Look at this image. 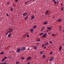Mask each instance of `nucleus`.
I'll return each mask as SVG.
<instances>
[{"label": "nucleus", "mask_w": 64, "mask_h": 64, "mask_svg": "<svg viewBox=\"0 0 64 64\" xmlns=\"http://www.w3.org/2000/svg\"><path fill=\"white\" fill-rule=\"evenodd\" d=\"M26 49V48H25V47H22L21 48V51H24V50H25Z\"/></svg>", "instance_id": "1"}, {"label": "nucleus", "mask_w": 64, "mask_h": 64, "mask_svg": "<svg viewBox=\"0 0 64 64\" xmlns=\"http://www.w3.org/2000/svg\"><path fill=\"white\" fill-rule=\"evenodd\" d=\"M21 49L20 48H18L17 49L16 52H17V53H19L20 52H21Z\"/></svg>", "instance_id": "2"}, {"label": "nucleus", "mask_w": 64, "mask_h": 64, "mask_svg": "<svg viewBox=\"0 0 64 64\" xmlns=\"http://www.w3.org/2000/svg\"><path fill=\"white\" fill-rule=\"evenodd\" d=\"M46 36H47V34L46 33H45L42 37V38H46Z\"/></svg>", "instance_id": "3"}, {"label": "nucleus", "mask_w": 64, "mask_h": 64, "mask_svg": "<svg viewBox=\"0 0 64 64\" xmlns=\"http://www.w3.org/2000/svg\"><path fill=\"white\" fill-rule=\"evenodd\" d=\"M54 58L53 57H52L50 58V60H49V61H53V60H54Z\"/></svg>", "instance_id": "4"}, {"label": "nucleus", "mask_w": 64, "mask_h": 64, "mask_svg": "<svg viewBox=\"0 0 64 64\" xmlns=\"http://www.w3.org/2000/svg\"><path fill=\"white\" fill-rule=\"evenodd\" d=\"M58 22H61L62 21V19L61 18H59L56 20Z\"/></svg>", "instance_id": "5"}, {"label": "nucleus", "mask_w": 64, "mask_h": 64, "mask_svg": "<svg viewBox=\"0 0 64 64\" xmlns=\"http://www.w3.org/2000/svg\"><path fill=\"white\" fill-rule=\"evenodd\" d=\"M32 58L30 56H29L28 57L26 60H29L30 59H31Z\"/></svg>", "instance_id": "6"}, {"label": "nucleus", "mask_w": 64, "mask_h": 64, "mask_svg": "<svg viewBox=\"0 0 64 64\" xmlns=\"http://www.w3.org/2000/svg\"><path fill=\"white\" fill-rule=\"evenodd\" d=\"M35 18L34 16L33 15H32L31 16V20H33Z\"/></svg>", "instance_id": "7"}, {"label": "nucleus", "mask_w": 64, "mask_h": 64, "mask_svg": "<svg viewBox=\"0 0 64 64\" xmlns=\"http://www.w3.org/2000/svg\"><path fill=\"white\" fill-rule=\"evenodd\" d=\"M29 16H27L26 17L24 18V20H26L27 19H28V17Z\"/></svg>", "instance_id": "8"}, {"label": "nucleus", "mask_w": 64, "mask_h": 64, "mask_svg": "<svg viewBox=\"0 0 64 64\" xmlns=\"http://www.w3.org/2000/svg\"><path fill=\"white\" fill-rule=\"evenodd\" d=\"M44 45H49V43L47 42H46L44 43Z\"/></svg>", "instance_id": "9"}, {"label": "nucleus", "mask_w": 64, "mask_h": 64, "mask_svg": "<svg viewBox=\"0 0 64 64\" xmlns=\"http://www.w3.org/2000/svg\"><path fill=\"white\" fill-rule=\"evenodd\" d=\"M30 30L31 33H33V32L34 31V29H33V28H32L30 29Z\"/></svg>", "instance_id": "10"}, {"label": "nucleus", "mask_w": 64, "mask_h": 64, "mask_svg": "<svg viewBox=\"0 0 64 64\" xmlns=\"http://www.w3.org/2000/svg\"><path fill=\"white\" fill-rule=\"evenodd\" d=\"M33 48L34 49H35V50H36L37 49V46H34L33 47Z\"/></svg>", "instance_id": "11"}, {"label": "nucleus", "mask_w": 64, "mask_h": 64, "mask_svg": "<svg viewBox=\"0 0 64 64\" xmlns=\"http://www.w3.org/2000/svg\"><path fill=\"white\" fill-rule=\"evenodd\" d=\"M48 10H46L45 12V14L46 15H47L48 13Z\"/></svg>", "instance_id": "12"}, {"label": "nucleus", "mask_w": 64, "mask_h": 64, "mask_svg": "<svg viewBox=\"0 0 64 64\" xmlns=\"http://www.w3.org/2000/svg\"><path fill=\"white\" fill-rule=\"evenodd\" d=\"M52 2H54V3L55 4H56V2L55 1V0H52Z\"/></svg>", "instance_id": "13"}, {"label": "nucleus", "mask_w": 64, "mask_h": 64, "mask_svg": "<svg viewBox=\"0 0 64 64\" xmlns=\"http://www.w3.org/2000/svg\"><path fill=\"white\" fill-rule=\"evenodd\" d=\"M37 26H33V29H35L36 28Z\"/></svg>", "instance_id": "14"}, {"label": "nucleus", "mask_w": 64, "mask_h": 64, "mask_svg": "<svg viewBox=\"0 0 64 64\" xmlns=\"http://www.w3.org/2000/svg\"><path fill=\"white\" fill-rule=\"evenodd\" d=\"M36 40L37 41H40V39L39 38L36 39Z\"/></svg>", "instance_id": "15"}, {"label": "nucleus", "mask_w": 64, "mask_h": 64, "mask_svg": "<svg viewBox=\"0 0 64 64\" xmlns=\"http://www.w3.org/2000/svg\"><path fill=\"white\" fill-rule=\"evenodd\" d=\"M62 49V46H60L59 48V50H61Z\"/></svg>", "instance_id": "16"}, {"label": "nucleus", "mask_w": 64, "mask_h": 64, "mask_svg": "<svg viewBox=\"0 0 64 64\" xmlns=\"http://www.w3.org/2000/svg\"><path fill=\"white\" fill-rule=\"evenodd\" d=\"M64 9V8L63 7H62L61 8L60 10L61 11H63V9Z\"/></svg>", "instance_id": "17"}, {"label": "nucleus", "mask_w": 64, "mask_h": 64, "mask_svg": "<svg viewBox=\"0 0 64 64\" xmlns=\"http://www.w3.org/2000/svg\"><path fill=\"white\" fill-rule=\"evenodd\" d=\"M21 59L23 60H24L25 59V58H24L23 56H22V57L21 58Z\"/></svg>", "instance_id": "18"}, {"label": "nucleus", "mask_w": 64, "mask_h": 64, "mask_svg": "<svg viewBox=\"0 0 64 64\" xmlns=\"http://www.w3.org/2000/svg\"><path fill=\"white\" fill-rule=\"evenodd\" d=\"M45 28V27H42L41 30V31L42 32V30H43V29H44V28Z\"/></svg>", "instance_id": "19"}, {"label": "nucleus", "mask_w": 64, "mask_h": 64, "mask_svg": "<svg viewBox=\"0 0 64 64\" xmlns=\"http://www.w3.org/2000/svg\"><path fill=\"white\" fill-rule=\"evenodd\" d=\"M5 61V60L4 59V58H3L2 60V61H1V62H3Z\"/></svg>", "instance_id": "20"}, {"label": "nucleus", "mask_w": 64, "mask_h": 64, "mask_svg": "<svg viewBox=\"0 0 64 64\" xmlns=\"http://www.w3.org/2000/svg\"><path fill=\"white\" fill-rule=\"evenodd\" d=\"M4 54V52H2L0 53V54H1L2 55H3Z\"/></svg>", "instance_id": "21"}, {"label": "nucleus", "mask_w": 64, "mask_h": 64, "mask_svg": "<svg viewBox=\"0 0 64 64\" xmlns=\"http://www.w3.org/2000/svg\"><path fill=\"white\" fill-rule=\"evenodd\" d=\"M11 34H8V37H10V36H11Z\"/></svg>", "instance_id": "22"}, {"label": "nucleus", "mask_w": 64, "mask_h": 64, "mask_svg": "<svg viewBox=\"0 0 64 64\" xmlns=\"http://www.w3.org/2000/svg\"><path fill=\"white\" fill-rule=\"evenodd\" d=\"M7 56L6 57V56H4V57L3 58H4V59L5 60H6V58H7Z\"/></svg>", "instance_id": "23"}, {"label": "nucleus", "mask_w": 64, "mask_h": 64, "mask_svg": "<svg viewBox=\"0 0 64 64\" xmlns=\"http://www.w3.org/2000/svg\"><path fill=\"white\" fill-rule=\"evenodd\" d=\"M29 2V0L27 1V2H25V5H26V4H27V3H28V2Z\"/></svg>", "instance_id": "24"}, {"label": "nucleus", "mask_w": 64, "mask_h": 64, "mask_svg": "<svg viewBox=\"0 0 64 64\" xmlns=\"http://www.w3.org/2000/svg\"><path fill=\"white\" fill-rule=\"evenodd\" d=\"M47 29H48V30H50V29H51V28L47 27Z\"/></svg>", "instance_id": "25"}, {"label": "nucleus", "mask_w": 64, "mask_h": 64, "mask_svg": "<svg viewBox=\"0 0 64 64\" xmlns=\"http://www.w3.org/2000/svg\"><path fill=\"white\" fill-rule=\"evenodd\" d=\"M47 23H48L47 22H44V25H46V24H47Z\"/></svg>", "instance_id": "26"}, {"label": "nucleus", "mask_w": 64, "mask_h": 64, "mask_svg": "<svg viewBox=\"0 0 64 64\" xmlns=\"http://www.w3.org/2000/svg\"><path fill=\"white\" fill-rule=\"evenodd\" d=\"M56 3H58L59 2L58 0H56Z\"/></svg>", "instance_id": "27"}, {"label": "nucleus", "mask_w": 64, "mask_h": 64, "mask_svg": "<svg viewBox=\"0 0 64 64\" xmlns=\"http://www.w3.org/2000/svg\"><path fill=\"white\" fill-rule=\"evenodd\" d=\"M42 57L43 58H45L46 57V56H45L44 55L42 56Z\"/></svg>", "instance_id": "28"}, {"label": "nucleus", "mask_w": 64, "mask_h": 64, "mask_svg": "<svg viewBox=\"0 0 64 64\" xmlns=\"http://www.w3.org/2000/svg\"><path fill=\"white\" fill-rule=\"evenodd\" d=\"M44 34V33H41V34H39V35H43Z\"/></svg>", "instance_id": "29"}, {"label": "nucleus", "mask_w": 64, "mask_h": 64, "mask_svg": "<svg viewBox=\"0 0 64 64\" xmlns=\"http://www.w3.org/2000/svg\"><path fill=\"white\" fill-rule=\"evenodd\" d=\"M52 37H54V36H55L54 34H52Z\"/></svg>", "instance_id": "30"}, {"label": "nucleus", "mask_w": 64, "mask_h": 64, "mask_svg": "<svg viewBox=\"0 0 64 64\" xmlns=\"http://www.w3.org/2000/svg\"><path fill=\"white\" fill-rule=\"evenodd\" d=\"M19 63V62L18 61V62H16V64H18V63Z\"/></svg>", "instance_id": "31"}, {"label": "nucleus", "mask_w": 64, "mask_h": 64, "mask_svg": "<svg viewBox=\"0 0 64 64\" xmlns=\"http://www.w3.org/2000/svg\"><path fill=\"white\" fill-rule=\"evenodd\" d=\"M43 52H40V54H42V53H43Z\"/></svg>", "instance_id": "32"}, {"label": "nucleus", "mask_w": 64, "mask_h": 64, "mask_svg": "<svg viewBox=\"0 0 64 64\" xmlns=\"http://www.w3.org/2000/svg\"><path fill=\"white\" fill-rule=\"evenodd\" d=\"M52 52H51L50 53V55H52Z\"/></svg>", "instance_id": "33"}, {"label": "nucleus", "mask_w": 64, "mask_h": 64, "mask_svg": "<svg viewBox=\"0 0 64 64\" xmlns=\"http://www.w3.org/2000/svg\"><path fill=\"white\" fill-rule=\"evenodd\" d=\"M10 32H11V30H9L7 32L8 33H10Z\"/></svg>", "instance_id": "34"}, {"label": "nucleus", "mask_w": 64, "mask_h": 64, "mask_svg": "<svg viewBox=\"0 0 64 64\" xmlns=\"http://www.w3.org/2000/svg\"><path fill=\"white\" fill-rule=\"evenodd\" d=\"M8 58H10V59H11V57L10 56H8Z\"/></svg>", "instance_id": "35"}, {"label": "nucleus", "mask_w": 64, "mask_h": 64, "mask_svg": "<svg viewBox=\"0 0 64 64\" xmlns=\"http://www.w3.org/2000/svg\"><path fill=\"white\" fill-rule=\"evenodd\" d=\"M30 64V62H28L27 64Z\"/></svg>", "instance_id": "36"}, {"label": "nucleus", "mask_w": 64, "mask_h": 64, "mask_svg": "<svg viewBox=\"0 0 64 64\" xmlns=\"http://www.w3.org/2000/svg\"><path fill=\"white\" fill-rule=\"evenodd\" d=\"M61 28H62V27L60 26V29H61Z\"/></svg>", "instance_id": "37"}, {"label": "nucleus", "mask_w": 64, "mask_h": 64, "mask_svg": "<svg viewBox=\"0 0 64 64\" xmlns=\"http://www.w3.org/2000/svg\"><path fill=\"white\" fill-rule=\"evenodd\" d=\"M10 32L11 31H12V29H11V28H10Z\"/></svg>", "instance_id": "38"}, {"label": "nucleus", "mask_w": 64, "mask_h": 64, "mask_svg": "<svg viewBox=\"0 0 64 64\" xmlns=\"http://www.w3.org/2000/svg\"><path fill=\"white\" fill-rule=\"evenodd\" d=\"M18 1V0H16L15 1L16 2H17Z\"/></svg>", "instance_id": "39"}, {"label": "nucleus", "mask_w": 64, "mask_h": 64, "mask_svg": "<svg viewBox=\"0 0 64 64\" xmlns=\"http://www.w3.org/2000/svg\"><path fill=\"white\" fill-rule=\"evenodd\" d=\"M6 15L7 16H9V15L8 14H6Z\"/></svg>", "instance_id": "40"}, {"label": "nucleus", "mask_w": 64, "mask_h": 64, "mask_svg": "<svg viewBox=\"0 0 64 64\" xmlns=\"http://www.w3.org/2000/svg\"><path fill=\"white\" fill-rule=\"evenodd\" d=\"M36 44H38V45H37V46H39V45H39V43H37Z\"/></svg>", "instance_id": "41"}, {"label": "nucleus", "mask_w": 64, "mask_h": 64, "mask_svg": "<svg viewBox=\"0 0 64 64\" xmlns=\"http://www.w3.org/2000/svg\"><path fill=\"white\" fill-rule=\"evenodd\" d=\"M49 42L50 43H52V42L51 41H50Z\"/></svg>", "instance_id": "42"}, {"label": "nucleus", "mask_w": 64, "mask_h": 64, "mask_svg": "<svg viewBox=\"0 0 64 64\" xmlns=\"http://www.w3.org/2000/svg\"><path fill=\"white\" fill-rule=\"evenodd\" d=\"M25 13H23V16H24V15H25Z\"/></svg>", "instance_id": "43"}, {"label": "nucleus", "mask_w": 64, "mask_h": 64, "mask_svg": "<svg viewBox=\"0 0 64 64\" xmlns=\"http://www.w3.org/2000/svg\"><path fill=\"white\" fill-rule=\"evenodd\" d=\"M61 6H63V4L61 3Z\"/></svg>", "instance_id": "44"}, {"label": "nucleus", "mask_w": 64, "mask_h": 64, "mask_svg": "<svg viewBox=\"0 0 64 64\" xmlns=\"http://www.w3.org/2000/svg\"><path fill=\"white\" fill-rule=\"evenodd\" d=\"M8 32L6 33V35H8Z\"/></svg>", "instance_id": "45"}, {"label": "nucleus", "mask_w": 64, "mask_h": 64, "mask_svg": "<svg viewBox=\"0 0 64 64\" xmlns=\"http://www.w3.org/2000/svg\"><path fill=\"white\" fill-rule=\"evenodd\" d=\"M13 10V8H12L11 9V11H12V10Z\"/></svg>", "instance_id": "46"}, {"label": "nucleus", "mask_w": 64, "mask_h": 64, "mask_svg": "<svg viewBox=\"0 0 64 64\" xmlns=\"http://www.w3.org/2000/svg\"><path fill=\"white\" fill-rule=\"evenodd\" d=\"M46 32H48V30H47L46 31Z\"/></svg>", "instance_id": "47"}, {"label": "nucleus", "mask_w": 64, "mask_h": 64, "mask_svg": "<svg viewBox=\"0 0 64 64\" xmlns=\"http://www.w3.org/2000/svg\"><path fill=\"white\" fill-rule=\"evenodd\" d=\"M26 36L27 37H29V35H27Z\"/></svg>", "instance_id": "48"}, {"label": "nucleus", "mask_w": 64, "mask_h": 64, "mask_svg": "<svg viewBox=\"0 0 64 64\" xmlns=\"http://www.w3.org/2000/svg\"><path fill=\"white\" fill-rule=\"evenodd\" d=\"M0 64H3V63L1 62L0 63Z\"/></svg>", "instance_id": "49"}, {"label": "nucleus", "mask_w": 64, "mask_h": 64, "mask_svg": "<svg viewBox=\"0 0 64 64\" xmlns=\"http://www.w3.org/2000/svg\"><path fill=\"white\" fill-rule=\"evenodd\" d=\"M7 63H6V62L4 63L3 64H6Z\"/></svg>", "instance_id": "50"}, {"label": "nucleus", "mask_w": 64, "mask_h": 64, "mask_svg": "<svg viewBox=\"0 0 64 64\" xmlns=\"http://www.w3.org/2000/svg\"><path fill=\"white\" fill-rule=\"evenodd\" d=\"M44 49L46 48V47H44Z\"/></svg>", "instance_id": "51"}, {"label": "nucleus", "mask_w": 64, "mask_h": 64, "mask_svg": "<svg viewBox=\"0 0 64 64\" xmlns=\"http://www.w3.org/2000/svg\"><path fill=\"white\" fill-rule=\"evenodd\" d=\"M26 15H28V14H27V13H26Z\"/></svg>", "instance_id": "52"}, {"label": "nucleus", "mask_w": 64, "mask_h": 64, "mask_svg": "<svg viewBox=\"0 0 64 64\" xmlns=\"http://www.w3.org/2000/svg\"><path fill=\"white\" fill-rule=\"evenodd\" d=\"M9 3H7V4H8V5H9Z\"/></svg>", "instance_id": "53"}, {"label": "nucleus", "mask_w": 64, "mask_h": 64, "mask_svg": "<svg viewBox=\"0 0 64 64\" xmlns=\"http://www.w3.org/2000/svg\"><path fill=\"white\" fill-rule=\"evenodd\" d=\"M61 29H60V30H59V31H61Z\"/></svg>", "instance_id": "54"}, {"label": "nucleus", "mask_w": 64, "mask_h": 64, "mask_svg": "<svg viewBox=\"0 0 64 64\" xmlns=\"http://www.w3.org/2000/svg\"><path fill=\"white\" fill-rule=\"evenodd\" d=\"M30 48H28V50H30Z\"/></svg>", "instance_id": "55"}, {"label": "nucleus", "mask_w": 64, "mask_h": 64, "mask_svg": "<svg viewBox=\"0 0 64 64\" xmlns=\"http://www.w3.org/2000/svg\"><path fill=\"white\" fill-rule=\"evenodd\" d=\"M29 34H26V35H28Z\"/></svg>", "instance_id": "56"}, {"label": "nucleus", "mask_w": 64, "mask_h": 64, "mask_svg": "<svg viewBox=\"0 0 64 64\" xmlns=\"http://www.w3.org/2000/svg\"><path fill=\"white\" fill-rule=\"evenodd\" d=\"M34 13H36V12H35Z\"/></svg>", "instance_id": "57"}, {"label": "nucleus", "mask_w": 64, "mask_h": 64, "mask_svg": "<svg viewBox=\"0 0 64 64\" xmlns=\"http://www.w3.org/2000/svg\"><path fill=\"white\" fill-rule=\"evenodd\" d=\"M33 0V1H35V0Z\"/></svg>", "instance_id": "58"}, {"label": "nucleus", "mask_w": 64, "mask_h": 64, "mask_svg": "<svg viewBox=\"0 0 64 64\" xmlns=\"http://www.w3.org/2000/svg\"><path fill=\"white\" fill-rule=\"evenodd\" d=\"M53 18H54V17H53Z\"/></svg>", "instance_id": "59"}, {"label": "nucleus", "mask_w": 64, "mask_h": 64, "mask_svg": "<svg viewBox=\"0 0 64 64\" xmlns=\"http://www.w3.org/2000/svg\"><path fill=\"white\" fill-rule=\"evenodd\" d=\"M43 45H44V44L42 45V46H43Z\"/></svg>", "instance_id": "60"}, {"label": "nucleus", "mask_w": 64, "mask_h": 64, "mask_svg": "<svg viewBox=\"0 0 64 64\" xmlns=\"http://www.w3.org/2000/svg\"><path fill=\"white\" fill-rule=\"evenodd\" d=\"M10 8H11V9H12V8H11V7H10Z\"/></svg>", "instance_id": "61"}, {"label": "nucleus", "mask_w": 64, "mask_h": 64, "mask_svg": "<svg viewBox=\"0 0 64 64\" xmlns=\"http://www.w3.org/2000/svg\"><path fill=\"white\" fill-rule=\"evenodd\" d=\"M26 13H27V12H26Z\"/></svg>", "instance_id": "62"}, {"label": "nucleus", "mask_w": 64, "mask_h": 64, "mask_svg": "<svg viewBox=\"0 0 64 64\" xmlns=\"http://www.w3.org/2000/svg\"><path fill=\"white\" fill-rule=\"evenodd\" d=\"M12 31H13V30H12Z\"/></svg>", "instance_id": "63"}, {"label": "nucleus", "mask_w": 64, "mask_h": 64, "mask_svg": "<svg viewBox=\"0 0 64 64\" xmlns=\"http://www.w3.org/2000/svg\"><path fill=\"white\" fill-rule=\"evenodd\" d=\"M26 16V15H25V16Z\"/></svg>", "instance_id": "64"}]
</instances>
